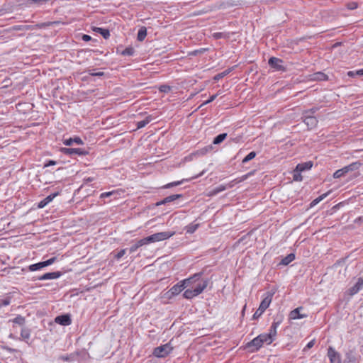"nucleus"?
Wrapping results in <instances>:
<instances>
[{
	"label": "nucleus",
	"instance_id": "37998d69",
	"mask_svg": "<svg viewBox=\"0 0 363 363\" xmlns=\"http://www.w3.org/2000/svg\"><path fill=\"white\" fill-rule=\"evenodd\" d=\"M159 89L161 92L168 93L171 90V87L168 85H162Z\"/></svg>",
	"mask_w": 363,
	"mask_h": 363
},
{
	"label": "nucleus",
	"instance_id": "473e14b6",
	"mask_svg": "<svg viewBox=\"0 0 363 363\" xmlns=\"http://www.w3.org/2000/svg\"><path fill=\"white\" fill-rule=\"evenodd\" d=\"M13 30H28L30 29V26L28 25H19L15 26L12 28Z\"/></svg>",
	"mask_w": 363,
	"mask_h": 363
},
{
	"label": "nucleus",
	"instance_id": "a19ab883",
	"mask_svg": "<svg viewBox=\"0 0 363 363\" xmlns=\"http://www.w3.org/2000/svg\"><path fill=\"white\" fill-rule=\"evenodd\" d=\"M301 172H296V169L294 170V179L295 181H301L302 180V177L300 174Z\"/></svg>",
	"mask_w": 363,
	"mask_h": 363
},
{
	"label": "nucleus",
	"instance_id": "774afa93",
	"mask_svg": "<svg viewBox=\"0 0 363 363\" xmlns=\"http://www.w3.org/2000/svg\"><path fill=\"white\" fill-rule=\"evenodd\" d=\"M203 52V50H195L194 54H196L198 52Z\"/></svg>",
	"mask_w": 363,
	"mask_h": 363
},
{
	"label": "nucleus",
	"instance_id": "72a5a7b5",
	"mask_svg": "<svg viewBox=\"0 0 363 363\" xmlns=\"http://www.w3.org/2000/svg\"><path fill=\"white\" fill-rule=\"evenodd\" d=\"M256 156L255 152H250L244 159L242 160V163H247L251 160L254 159Z\"/></svg>",
	"mask_w": 363,
	"mask_h": 363
},
{
	"label": "nucleus",
	"instance_id": "a211bd4d",
	"mask_svg": "<svg viewBox=\"0 0 363 363\" xmlns=\"http://www.w3.org/2000/svg\"><path fill=\"white\" fill-rule=\"evenodd\" d=\"M182 197V195L181 194H173V195H170L169 196H167L166 198H164L163 200H162L160 202H157V206H160V205H162V204H165L167 203H169V202H172L179 198Z\"/></svg>",
	"mask_w": 363,
	"mask_h": 363
},
{
	"label": "nucleus",
	"instance_id": "9d476101",
	"mask_svg": "<svg viewBox=\"0 0 363 363\" xmlns=\"http://www.w3.org/2000/svg\"><path fill=\"white\" fill-rule=\"evenodd\" d=\"M274 294V292H267L265 297L261 301L259 307L265 311L272 302Z\"/></svg>",
	"mask_w": 363,
	"mask_h": 363
},
{
	"label": "nucleus",
	"instance_id": "e433bc0d",
	"mask_svg": "<svg viewBox=\"0 0 363 363\" xmlns=\"http://www.w3.org/2000/svg\"><path fill=\"white\" fill-rule=\"evenodd\" d=\"M362 164L359 162H355L351 163L350 164H349V166L350 167L351 171H354L357 170L362 166Z\"/></svg>",
	"mask_w": 363,
	"mask_h": 363
},
{
	"label": "nucleus",
	"instance_id": "ddd939ff",
	"mask_svg": "<svg viewBox=\"0 0 363 363\" xmlns=\"http://www.w3.org/2000/svg\"><path fill=\"white\" fill-rule=\"evenodd\" d=\"M61 276V272H53L45 273V274L39 277L38 278V280H48V279H55L59 278Z\"/></svg>",
	"mask_w": 363,
	"mask_h": 363
},
{
	"label": "nucleus",
	"instance_id": "680f3d73",
	"mask_svg": "<svg viewBox=\"0 0 363 363\" xmlns=\"http://www.w3.org/2000/svg\"><path fill=\"white\" fill-rule=\"evenodd\" d=\"M347 75L349 77H354V76H357V74H355V72L354 71H349L347 72Z\"/></svg>",
	"mask_w": 363,
	"mask_h": 363
},
{
	"label": "nucleus",
	"instance_id": "338daca9",
	"mask_svg": "<svg viewBox=\"0 0 363 363\" xmlns=\"http://www.w3.org/2000/svg\"><path fill=\"white\" fill-rule=\"evenodd\" d=\"M203 172H204L203 171V172H202L201 173H200L199 175H196V177H194V178H197V177H200V176H202V175L203 174Z\"/></svg>",
	"mask_w": 363,
	"mask_h": 363
},
{
	"label": "nucleus",
	"instance_id": "5701e85b",
	"mask_svg": "<svg viewBox=\"0 0 363 363\" xmlns=\"http://www.w3.org/2000/svg\"><path fill=\"white\" fill-rule=\"evenodd\" d=\"M146 35L147 28L145 26H143L138 30L137 39L138 41L142 42L145 40Z\"/></svg>",
	"mask_w": 363,
	"mask_h": 363
},
{
	"label": "nucleus",
	"instance_id": "f257e3e1",
	"mask_svg": "<svg viewBox=\"0 0 363 363\" xmlns=\"http://www.w3.org/2000/svg\"><path fill=\"white\" fill-rule=\"evenodd\" d=\"M201 276H202V273H196L194 274L191 277L186 279L180 282H178L177 284L174 285L167 292V294H169V297L178 295L185 288L188 287L189 286L194 284L197 281L199 280Z\"/></svg>",
	"mask_w": 363,
	"mask_h": 363
},
{
	"label": "nucleus",
	"instance_id": "69168bd1",
	"mask_svg": "<svg viewBox=\"0 0 363 363\" xmlns=\"http://www.w3.org/2000/svg\"><path fill=\"white\" fill-rule=\"evenodd\" d=\"M345 169V172L347 173L349 172H351L350 167L349 165H347L343 167Z\"/></svg>",
	"mask_w": 363,
	"mask_h": 363
},
{
	"label": "nucleus",
	"instance_id": "f03ea898",
	"mask_svg": "<svg viewBox=\"0 0 363 363\" xmlns=\"http://www.w3.org/2000/svg\"><path fill=\"white\" fill-rule=\"evenodd\" d=\"M247 175H245L240 179L233 180V181L230 182L228 184H227L225 185V184H220V185L216 186V188H214L209 193V196H215L217 194L226 190L227 189H230V188L233 187L235 184L241 182L242 181H243L245 179H247Z\"/></svg>",
	"mask_w": 363,
	"mask_h": 363
},
{
	"label": "nucleus",
	"instance_id": "09e8293b",
	"mask_svg": "<svg viewBox=\"0 0 363 363\" xmlns=\"http://www.w3.org/2000/svg\"><path fill=\"white\" fill-rule=\"evenodd\" d=\"M88 72H89V75H91V76L101 77L104 74V72H94L89 70Z\"/></svg>",
	"mask_w": 363,
	"mask_h": 363
},
{
	"label": "nucleus",
	"instance_id": "4c0bfd02",
	"mask_svg": "<svg viewBox=\"0 0 363 363\" xmlns=\"http://www.w3.org/2000/svg\"><path fill=\"white\" fill-rule=\"evenodd\" d=\"M134 54V49L133 48H126L122 52L123 55L131 56Z\"/></svg>",
	"mask_w": 363,
	"mask_h": 363
},
{
	"label": "nucleus",
	"instance_id": "bb28decb",
	"mask_svg": "<svg viewBox=\"0 0 363 363\" xmlns=\"http://www.w3.org/2000/svg\"><path fill=\"white\" fill-rule=\"evenodd\" d=\"M152 118L151 116H147L144 120L137 122V128L140 129L144 128L146 125H147L151 121Z\"/></svg>",
	"mask_w": 363,
	"mask_h": 363
},
{
	"label": "nucleus",
	"instance_id": "6e6552de",
	"mask_svg": "<svg viewBox=\"0 0 363 363\" xmlns=\"http://www.w3.org/2000/svg\"><path fill=\"white\" fill-rule=\"evenodd\" d=\"M268 63L272 68H274L277 70H284V67L282 65L283 61H282V60H281L279 58H277L275 57H272L269 58Z\"/></svg>",
	"mask_w": 363,
	"mask_h": 363
},
{
	"label": "nucleus",
	"instance_id": "e2e57ef3",
	"mask_svg": "<svg viewBox=\"0 0 363 363\" xmlns=\"http://www.w3.org/2000/svg\"><path fill=\"white\" fill-rule=\"evenodd\" d=\"M214 36L216 38H220L223 37V33H216L214 34Z\"/></svg>",
	"mask_w": 363,
	"mask_h": 363
},
{
	"label": "nucleus",
	"instance_id": "6e6d98bb",
	"mask_svg": "<svg viewBox=\"0 0 363 363\" xmlns=\"http://www.w3.org/2000/svg\"><path fill=\"white\" fill-rule=\"evenodd\" d=\"M56 162L54 161V160H50L48 163L45 164H44V167H49L50 165H55L56 164Z\"/></svg>",
	"mask_w": 363,
	"mask_h": 363
},
{
	"label": "nucleus",
	"instance_id": "aec40b11",
	"mask_svg": "<svg viewBox=\"0 0 363 363\" xmlns=\"http://www.w3.org/2000/svg\"><path fill=\"white\" fill-rule=\"evenodd\" d=\"M74 143H75L77 145H82L83 144V141H82V140L79 137H75L74 138L65 139L63 141L64 145H65L67 146H70Z\"/></svg>",
	"mask_w": 363,
	"mask_h": 363
},
{
	"label": "nucleus",
	"instance_id": "20e7f679",
	"mask_svg": "<svg viewBox=\"0 0 363 363\" xmlns=\"http://www.w3.org/2000/svg\"><path fill=\"white\" fill-rule=\"evenodd\" d=\"M172 350V347L169 344H165L157 347H155L153 351V354L160 358L165 357Z\"/></svg>",
	"mask_w": 363,
	"mask_h": 363
},
{
	"label": "nucleus",
	"instance_id": "b1692460",
	"mask_svg": "<svg viewBox=\"0 0 363 363\" xmlns=\"http://www.w3.org/2000/svg\"><path fill=\"white\" fill-rule=\"evenodd\" d=\"M311 79L317 80V81H325V80L328 79V77L324 73L319 72L314 73L312 75Z\"/></svg>",
	"mask_w": 363,
	"mask_h": 363
},
{
	"label": "nucleus",
	"instance_id": "4468645a",
	"mask_svg": "<svg viewBox=\"0 0 363 363\" xmlns=\"http://www.w3.org/2000/svg\"><path fill=\"white\" fill-rule=\"evenodd\" d=\"M63 152L67 155L77 154L79 155H85L88 153L81 148H64Z\"/></svg>",
	"mask_w": 363,
	"mask_h": 363
},
{
	"label": "nucleus",
	"instance_id": "49530a36",
	"mask_svg": "<svg viewBox=\"0 0 363 363\" xmlns=\"http://www.w3.org/2000/svg\"><path fill=\"white\" fill-rule=\"evenodd\" d=\"M267 334L270 335V337L274 339L275 336L277 335V329H275L274 328L271 327L270 329H269V332Z\"/></svg>",
	"mask_w": 363,
	"mask_h": 363
},
{
	"label": "nucleus",
	"instance_id": "4d7b16f0",
	"mask_svg": "<svg viewBox=\"0 0 363 363\" xmlns=\"http://www.w3.org/2000/svg\"><path fill=\"white\" fill-rule=\"evenodd\" d=\"M10 303V300L9 299H4V300H2V305L3 306H8L9 305Z\"/></svg>",
	"mask_w": 363,
	"mask_h": 363
},
{
	"label": "nucleus",
	"instance_id": "603ef678",
	"mask_svg": "<svg viewBox=\"0 0 363 363\" xmlns=\"http://www.w3.org/2000/svg\"><path fill=\"white\" fill-rule=\"evenodd\" d=\"M317 111V108H313L310 110H307V111H305L303 113L304 114H310V115H312L313 114L315 111Z\"/></svg>",
	"mask_w": 363,
	"mask_h": 363
},
{
	"label": "nucleus",
	"instance_id": "1a4fd4ad",
	"mask_svg": "<svg viewBox=\"0 0 363 363\" xmlns=\"http://www.w3.org/2000/svg\"><path fill=\"white\" fill-rule=\"evenodd\" d=\"M303 122L308 126V128L311 129L316 126L318 123V120L315 117L310 114H304L303 113Z\"/></svg>",
	"mask_w": 363,
	"mask_h": 363
},
{
	"label": "nucleus",
	"instance_id": "dca6fc26",
	"mask_svg": "<svg viewBox=\"0 0 363 363\" xmlns=\"http://www.w3.org/2000/svg\"><path fill=\"white\" fill-rule=\"evenodd\" d=\"M301 310H302V307H298V308H295L294 310L291 311L289 314L290 318L296 320V319H301V318H306L307 316V315L301 314L300 313Z\"/></svg>",
	"mask_w": 363,
	"mask_h": 363
},
{
	"label": "nucleus",
	"instance_id": "2eb2a0df",
	"mask_svg": "<svg viewBox=\"0 0 363 363\" xmlns=\"http://www.w3.org/2000/svg\"><path fill=\"white\" fill-rule=\"evenodd\" d=\"M58 195V192L51 194L50 195L45 197L43 200L38 203V207L40 208H44L50 202H51L55 197Z\"/></svg>",
	"mask_w": 363,
	"mask_h": 363
},
{
	"label": "nucleus",
	"instance_id": "a878e982",
	"mask_svg": "<svg viewBox=\"0 0 363 363\" xmlns=\"http://www.w3.org/2000/svg\"><path fill=\"white\" fill-rule=\"evenodd\" d=\"M295 259V255L293 254V253H291V254H289L287 256H286L285 257H284L281 262H280V264H282V265H288L289 263H291L293 260H294Z\"/></svg>",
	"mask_w": 363,
	"mask_h": 363
},
{
	"label": "nucleus",
	"instance_id": "79ce46f5",
	"mask_svg": "<svg viewBox=\"0 0 363 363\" xmlns=\"http://www.w3.org/2000/svg\"><path fill=\"white\" fill-rule=\"evenodd\" d=\"M182 182H183V181H178V182H171V183H169L167 185H165L164 188H171V187H173V186H178V185L182 184Z\"/></svg>",
	"mask_w": 363,
	"mask_h": 363
},
{
	"label": "nucleus",
	"instance_id": "0e129e2a",
	"mask_svg": "<svg viewBox=\"0 0 363 363\" xmlns=\"http://www.w3.org/2000/svg\"><path fill=\"white\" fill-rule=\"evenodd\" d=\"M60 359L64 361H69L70 359L69 356H62L60 357Z\"/></svg>",
	"mask_w": 363,
	"mask_h": 363
},
{
	"label": "nucleus",
	"instance_id": "7ed1b4c3",
	"mask_svg": "<svg viewBox=\"0 0 363 363\" xmlns=\"http://www.w3.org/2000/svg\"><path fill=\"white\" fill-rule=\"evenodd\" d=\"M175 234L174 231H165L157 233L150 236H147L150 243L163 241L169 239Z\"/></svg>",
	"mask_w": 363,
	"mask_h": 363
},
{
	"label": "nucleus",
	"instance_id": "58836bf2",
	"mask_svg": "<svg viewBox=\"0 0 363 363\" xmlns=\"http://www.w3.org/2000/svg\"><path fill=\"white\" fill-rule=\"evenodd\" d=\"M136 242L138 243V246H139V247L150 244L147 237L138 240Z\"/></svg>",
	"mask_w": 363,
	"mask_h": 363
},
{
	"label": "nucleus",
	"instance_id": "cd10ccee",
	"mask_svg": "<svg viewBox=\"0 0 363 363\" xmlns=\"http://www.w3.org/2000/svg\"><path fill=\"white\" fill-rule=\"evenodd\" d=\"M259 336L263 344L267 343V345H269L274 341V338L270 337V335H268L267 333L260 334Z\"/></svg>",
	"mask_w": 363,
	"mask_h": 363
},
{
	"label": "nucleus",
	"instance_id": "a18cd8bd",
	"mask_svg": "<svg viewBox=\"0 0 363 363\" xmlns=\"http://www.w3.org/2000/svg\"><path fill=\"white\" fill-rule=\"evenodd\" d=\"M125 252H126V250L125 249H123V250H121L116 255H115V257L117 259H121L125 254Z\"/></svg>",
	"mask_w": 363,
	"mask_h": 363
},
{
	"label": "nucleus",
	"instance_id": "412c9836",
	"mask_svg": "<svg viewBox=\"0 0 363 363\" xmlns=\"http://www.w3.org/2000/svg\"><path fill=\"white\" fill-rule=\"evenodd\" d=\"M313 166L312 162H307L301 164H298L296 166V172H303L305 170L310 169Z\"/></svg>",
	"mask_w": 363,
	"mask_h": 363
},
{
	"label": "nucleus",
	"instance_id": "423d86ee",
	"mask_svg": "<svg viewBox=\"0 0 363 363\" xmlns=\"http://www.w3.org/2000/svg\"><path fill=\"white\" fill-rule=\"evenodd\" d=\"M56 259H57V257H52L46 261L31 264L29 266V270L32 271V272L39 270L45 267H47V266H49V265L53 264L56 261Z\"/></svg>",
	"mask_w": 363,
	"mask_h": 363
},
{
	"label": "nucleus",
	"instance_id": "c9c22d12",
	"mask_svg": "<svg viewBox=\"0 0 363 363\" xmlns=\"http://www.w3.org/2000/svg\"><path fill=\"white\" fill-rule=\"evenodd\" d=\"M13 322L19 325H23L25 323V318L21 315H18L13 320Z\"/></svg>",
	"mask_w": 363,
	"mask_h": 363
},
{
	"label": "nucleus",
	"instance_id": "ea45409f",
	"mask_svg": "<svg viewBox=\"0 0 363 363\" xmlns=\"http://www.w3.org/2000/svg\"><path fill=\"white\" fill-rule=\"evenodd\" d=\"M264 312V311L259 307L254 313L252 318L255 320L259 318L263 314Z\"/></svg>",
	"mask_w": 363,
	"mask_h": 363
},
{
	"label": "nucleus",
	"instance_id": "c85d7f7f",
	"mask_svg": "<svg viewBox=\"0 0 363 363\" xmlns=\"http://www.w3.org/2000/svg\"><path fill=\"white\" fill-rule=\"evenodd\" d=\"M199 226V223H190L189 225H188L187 226L185 227L186 233L192 234L197 230Z\"/></svg>",
	"mask_w": 363,
	"mask_h": 363
},
{
	"label": "nucleus",
	"instance_id": "c03bdc74",
	"mask_svg": "<svg viewBox=\"0 0 363 363\" xmlns=\"http://www.w3.org/2000/svg\"><path fill=\"white\" fill-rule=\"evenodd\" d=\"M219 95V94H214V95H212L207 101H206L205 102H203L201 106L203 105H206V104H208L211 102H212L213 100H215L216 99V97Z\"/></svg>",
	"mask_w": 363,
	"mask_h": 363
},
{
	"label": "nucleus",
	"instance_id": "052dcab7",
	"mask_svg": "<svg viewBox=\"0 0 363 363\" xmlns=\"http://www.w3.org/2000/svg\"><path fill=\"white\" fill-rule=\"evenodd\" d=\"M355 74H357V76H362L363 75V69L355 71Z\"/></svg>",
	"mask_w": 363,
	"mask_h": 363
},
{
	"label": "nucleus",
	"instance_id": "39448f33",
	"mask_svg": "<svg viewBox=\"0 0 363 363\" xmlns=\"http://www.w3.org/2000/svg\"><path fill=\"white\" fill-rule=\"evenodd\" d=\"M208 282H209L208 279H201V277L199 281H197L194 284L189 286L188 287H191V289H194V292H196L199 296L207 287Z\"/></svg>",
	"mask_w": 363,
	"mask_h": 363
},
{
	"label": "nucleus",
	"instance_id": "4be33fe9",
	"mask_svg": "<svg viewBox=\"0 0 363 363\" xmlns=\"http://www.w3.org/2000/svg\"><path fill=\"white\" fill-rule=\"evenodd\" d=\"M93 30L95 32L100 33L105 39H108L110 36V32L108 29L95 27Z\"/></svg>",
	"mask_w": 363,
	"mask_h": 363
},
{
	"label": "nucleus",
	"instance_id": "13d9d810",
	"mask_svg": "<svg viewBox=\"0 0 363 363\" xmlns=\"http://www.w3.org/2000/svg\"><path fill=\"white\" fill-rule=\"evenodd\" d=\"M94 180V177H88L84 179V183L91 182Z\"/></svg>",
	"mask_w": 363,
	"mask_h": 363
},
{
	"label": "nucleus",
	"instance_id": "0eeeda50",
	"mask_svg": "<svg viewBox=\"0 0 363 363\" xmlns=\"http://www.w3.org/2000/svg\"><path fill=\"white\" fill-rule=\"evenodd\" d=\"M328 356L331 363H341L340 354L339 352L335 351L333 347H329L328 350Z\"/></svg>",
	"mask_w": 363,
	"mask_h": 363
},
{
	"label": "nucleus",
	"instance_id": "7c9ffc66",
	"mask_svg": "<svg viewBox=\"0 0 363 363\" xmlns=\"http://www.w3.org/2000/svg\"><path fill=\"white\" fill-rule=\"evenodd\" d=\"M226 138L227 133L220 134L214 138L213 143L215 145H218L221 143Z\"/></svg>",
	"mask_w": 363,
	"mask_h": 363
},
{
	"label": "nucleus",
	"instance_id": "2f4dec72",
	"mask_svg": "<svg viewBox=\"0 0 363 363\" xmlns=\"http://www.w3.org/2000/svg\"><path fill=\"white\" fill-rule=\"evenodd\" d=\"M328 194H329V192L325 193V194L320 195V196H318V198H316L315 199H314L311 203V206H314L316 204H318L320 201H321L323 199H324Z\"/></svg>",
	"mask_w": 363,
	"mask_h": 363
},
{
	"label": "nucleus",
	"instance_id": "bf43d9fd",
	"mask_svg": "<svg viewBox=\"0 0 363 363\" xmlns=\"http://www.w3.org/2000/svg\"><path fill=\"white\" fill-rule=\"evenodd\" d=\"M280 322L277 321V322H273L272 325L271 327L272 328H274L275 329H277L279 325Z\"/></svg>",
	"mask_w": 363,
	"mask_h": 363
},
{
	"label": "nucleus",
	"instance_id": "864d4df0",
	"mask_svg": "<svg viewBox=\"0 0 363 363\" xmlns=\"http://www.w3.org/2000/svg\"><path fill=\"white\" fill-rule=\"evenodd\" d=\"M82 39L85 42H88L91 39V37L89 35L84 34L82 35Z\"/></svg>",
	"mask_w": 363,
	"mask_h": 363
},
{
	"label": "nucleus",
	"instance_id": "3c124183",
	"mask_svg": "<svg viewBox=\"0 0 363 363\" xmlns=\"http://www.w3.org/2000/svg\"><path fill=\"white\" fill-rule=\"evenodd\" d=\"M347 7L350 10H353L357 7V4L356 2H352L348 4Z\"/></svg>",
	"mask_w": 363,
	"mask_h": 363
},
{
	"label": "nucleus",
	"instance_id": "f8f14e48",
	"mask_svg": "<svg viewBox=\"0 0 363 363\" xmlns=\"http://www.w3.org/2000/svg\"><path fill=\"white\" fill-rule=\"evenodd\" d=\"M55 320V323L62 325H69L72 323L70 316L69 315H62L57 316Z\"/></svg>",
	"mask_w": 363,
	"mask_h": 363
},
{
	"label": "nucleus",
	"instance_id": "de8ad7c7",
	"mask_svg": "<svg viewBox=\"0 0 363 363\" xmlns=\"http://www.w3.org/2000/svg\"><path fill=\"white\" fill-rule=\"evenodd\" d=\"M315 344V340H311L307 345L306 346L304 347L303 349V351H306L307 350L311 348L312 347H313Z\"/></svg>",
	"mask_w": 363,
	"mask_h": 363
},
{
	"label": "nucleus",
	"instance_id": "f704fd0d",
	"mask_svg": "<svg viewBox=\"0 0 363 363\" xmlns=\"http://www.w3.org/2000/svg\"><path fill=\"white\" fill-rule=\"evenodd\" d=\"M345 174H347V173L345 172V169L342 168V169H337V171H335L334 172L333 177L335 179H338V178H340L341 177L344 176Z\"/></svg>",
	"mask_w": 363,
	"mask_h": 363
},
{
	"label": "nucleus",
	"instance_id": "8fccbe9b",
	"mask_svg": "<svg viewBox=\"0 0 363 363\" xmlns=\"http://www.w3.org/2000/svg\"><path fill=\"white\" fill-rule=\"evenodd\" d=\"M139 248V246H138V243L135 242L134 245H133L130 249H129V251L130 253H133L135 251H136Z\"/></svg>",
	"mask_w": 363,
	"mask_h": 363
},
{
	"label": "nucleus",
	"instance_id": "f3484780",
	"mask_svg": "<svg viewBox=\"0 0 363 363\" xmlns=\"http://www.w3.org/2000/svg\"><path fill=\"white\" fill-rule=\"evenodd\" d=\"M263 345V343L262 342L261 338L258 335L255 338H254L252 341L247 343V347H254L255 350H258Z\"/></svg>",
	"mask_w": 363,
	"mask_h": 363
},
{
	"label": "nucleus",
	"instance_id": "6ab92c4d",
	"mask_svg": "<svg viewBox=\"0 0 363 363\" xmlns=\"http://www.w3.org/2000/svg\"><path fill=\"white\" fill-rule=\"evenodd\" d=\"M121 192L122 191L120 190H115V191H108V192H104V193L101 194L100 198L104 199V198H108V197L113 196H114V199H116L118 198V196H120Z\"/></svg>",
	"mask_w": 363,
	"mask_h": 363
},
{
	"label": "nucleus",
	"instance_id": "5fc2aeb1",
	"mask_svg": "<svg viewBox=\"0 0 363 363\" xmlns=\"http://www.w3.org/2000/svg\"><path fill=\"white\" fill-rule=\"evenodd\" d=\"M224 76H225V72L218 74L214 77V79L219 80L220 79L223 78Z\"/></svg>",
	"mask_w": 363,
	"mask_h": 363
},
{
	"label": "nucleus",
	"instance_id": "393cba45",
	"mask_svg": "<svg viewBox=\"0 0 363 363\" xmlns=\"http://www.w3.org/2000/svg\"><path fill=\"white\" fill-rule=\"evenodd\" d=\"M183 296L185 298H187V299H191L196 296H198V294L194 292V289H191V287L188 289H186L184 294H183Z\"/></svg>",
	"mask_w": 363,
	"mask_h": 363
},
{
	"label": "nucleus",
	"instance_id": "c756f323",
	"mask_svg": "<svg viewBox=\"0 0 363 363\" xmlns=\"http://www.w3.org/2000/svg\"><path fill=\"white\" fill-rule=\"evenodd\" d=\"M30 337V331L28 328H23L21 332V337L23 340H29Z\"/></svg>",
	"mask_w": 363,
	"mask_h": 363
},
{
	"label": "nucleus",
	"instance_id": "9b49d317",
	"mask_svg": "<svg viewBox=\"0 0 363 363\" xmlns=\"http://www.w3.org/2000/svg\"><path fill=\"white\" fill-rule=\"evenodd\" d=\"M363 287V279L359 278L357 283L348 289L349 294L353 296L357 294Z\"/></svg>",
	"mask_w": 363,
	"mask_h": 363
}]
</instances>
